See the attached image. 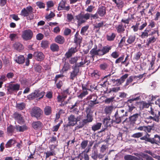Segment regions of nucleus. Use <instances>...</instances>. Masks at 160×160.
I'll list each match as a JSON object with an SVG mask.
<instances>
[{
  "label": "nucleus",
  "mask_w": 160,
  "mask_h": 160,
  "mask_svg": "<svg viewBox=\"0 0 160 160\" xmlns=\"http://www.w3.org/2000/svg\"><path fill=\"white\" fill-rule=\"evenodd\" d=\"M142 55V53L140 51L137 52L134 55V59L136 60L137 61L139 60Z\"/></svg>",
  "instance_id": "69168bd1"
},
{
  "label": "nucleus",
  "mask_w": 160,
  "mask_h": 160,
  "mask_svg": "<svg viewBox=\"0 0 160 160\" xmlns=\"http://www.w3.org/2000/svg\"><path fill=\"white\" fill-rule=\"evenodd\" d=\"M45 92H40L39 90H35L34 92H32L28 96V98L30 100H32L36 98L41 99L43 98Z\"/></svg>",
  "instance_id": "0eeeda50"
},
{
  "label": "nucleus",
  "mask_w": 160,
  "mask_h": 160,
  "mask_svg": "<svg viewBox=\"0 0 160 160\" xmlns=\"http://www.w3.org/2000/svg\"><path fill=\"white\" fill-rule=\"evenodd\" d=\"M82 40V37L79 34L78 32H77L74 36V42L76 44V46H79L80 47V44Z\"/></svg>",
  "instance_id": "2eb2a0df"
},
{
  "label": "nucleus",
  "mask_w": 160,
  "mask_h": 160,
  "mask_svg": "<svg viewBox=\"0 0 160 160\" xmlns=\"http://www.w3.org/2000/svg\"><path fill=\"white\" fill-rule=\"evenodd\" d=\"M88 140H84L82 141L81 144V147L82 149H84L88 145Z\"/></svg>",
  "instance_id": "0e129e2a"
},
{
  "label": "nucleus",
  "mask_w": 160,
  "mask_h": 160,
  "mask_svg": "<svg viewBox=\"0 0 160 160\" xmlns=\"http://www.w3.org/2000/svg\"><path fill=\"white\" fill-rule=\"evenodd\" d=\"M112 48V46L106 45L102 47L101 49H97V46L94 48L92 49L90 51V54L91 55L92 58L97 55L101 57L103 55L108 53L111 50Z\"/></svg>",
  "instance_id": "f03ea898"
},
{
  "label": "nucleus",
  "mask_w": 160,
  "mask_h": 160,
  "mask_svg": "<svg viewBox=\"0 0 160 160\" xmlns=\"http://www.w3.org/2000/svg\"><path fill=\"white\" fill-rule=\"evenodd\" d=\"M97 12L101 17H103L106 14V9L104 6H99L97 11Z\"/></svg>",
  "instance_id": "6ab92c4d"
},
{
  "label": "nucleus",
  "mask_w": 160,
  "mask_h": 160,
  "mask_svg": "<svg viewBox=\"0 0 160 160\" xmlns=\"http://www.w3.org/2000/svg\"><path fill=\"white\" fill-rule=\"evenodd\" d=\"M102 125V123L100 122H97L94 124L92 127V129L94 131H95L99 129Z\"/></svg>",
  "instance_id": "cd10ccee"
},
{
  "label": "nucleus",
  "mask_w": 160,
  "mask_h": 160,
  "mask_svg": "<svg viewBox=\"0 0 160 160\" xmlns=\"http://www.w3.org/2000/svg\"><path fill=\"white\" fill-rule=\"evenodd\" d=\"M128 74L127 73H126L122 75L120 78L118 79L121 85L125 82V80L128 77Z\"/></svg>",
  "instance_id": "de8ad7c7"
},
{
  "label": "nucleus",
  "mask_w": 160,
  "mask_h": 160,
  "mask_svg": "<svg viewBox=\"0 0 160 160\" xmlns=\"http://www.w3.org/2000/svg\"><path fill=\"white\" fill-rule=\"evenodd\" d=\"M116 28L118 33H123L125 30V28L122 23L118 25L116 27Z\"/></svg>",
  "instance_id": "393cba45"
},
{
  "label": "nucleus",
  "mask_w": 160,
  "mask_h": 160,
  "mask_svg": "<svg viewBox=\"0 0 160 160\" xmlns=\"http://www.w3.org/2000/svg\"><path fill=\"white\" fill-rule=\"evenodd\" d=\"M72 71L70 72L69 78L71 80H73L75 78H77V76L79 73V69L74 66L72 68Z\"/></svg>",
  "instance_id": "4468645a"
},
{
  "label": "nucleus",
  "mask_w": 160,
  "mask_h": 160,
  "mask_svg": "<svg viewBox=\"0 0 160 160\" xmlns=\"http://www.w3.org/2000/svg\"><path fill=\"white\" fill-rule=\"evenodd\" d=\"M108 65V64L105 62L99 65L100 69L102 70H105L107 69Z\"/></svg>",
  "instance_id": "bf43d9fd"
},
{
  "label": "nucleus",
  "mask_w": 160,
  "mask_h": 160,
  "mask_svg": "<svg viewBox=\"0 0 160 160\" xmlns=\"http://www.w3.org/2000/svg\"><path fill=\"white\" fill-rule=\"evenodd\" d=\"M147 118L148 119L152 120L153 121L157 122H158L159 120V116L157 115L156 114H155V115L154 116V117L149 116Z\"/></svg>",
  "instance_id": "3c124183"
},
{
  "label": "nucleus",
  "mask_w": 160,
  "mask_h": 160,
  "mask_svg": "<svg viewBox=\"0 0 160 160\" xmlns=\"http://www.w3.org/2000/svg\"><path fill=\"white\" fill-rule=\"evenodd\" d=\"M15 61L19 64H22L25 61V58L23 56L20 55L16 57Z\"/></svg>",
  "instance_id": "b1692460"
},
{
  "label": "nucleus",
  "mask_w": 160,
  "mask_h": 160,
  "mask_svg": "<svg viewBox=\"0 0 160 160\" xmlns=\"http://www.w3.org/2000/svg\"><path fill=\"white\" fill-rule=\"evenodd\" d=\"M150 135L148 133H147L145 135L140 138V139L142 140H145L146 142H150L152 144L155 143L158 145L160 144V136L159 135L156 134L154 135V138H150Z\"/></svg>",
  "instance_id": "20e7f679"
},
{
  "label": "nucleus",
  "mask_w": 160,
  "mask_h": 160,
  "mask_svg": "<svg viewBox=\"0 0 160 160\" xmlns=\"http://www.w3.org/2000/svg\"><path fill=\"white\" fill-rule=\"evenodd\" d=\"M104 24L103 22H101L98 23H96L94 25V28L95 29H98V30L100 28L102 27Z\"/></svg>",
  "instance_id": "e2e57ef3"
},
{
  "label": "nucleus",
  "mask_w": 160,
  "mask_h": 160,
  "mask_svg": "<svg viewBox=\"0 0 160 160\" xmlns=\"http://www.w3.org/2000/svg\"><path fill=\"white\" fill-rule=\"evenodd\" d=\"M32 127L35 130H41L43 127V124L40 121H35L32 123Z\"/></svg>",
  "instance_id": "f3484780"
},
{
  "label": "nucleus",
  "mask_w": 160,
  "mask_h": 160,
  "mask_svg": "<svg viewBox=\"0 0 160 160\" xmlns=\"http://www.w3.org/2000/svg\"><path fill=\"white\" fill-rule=\"evenodd\" d=\"M79 58V57L76 56L71 58L69 60V62L71 64H76L77 63V62Z\"/></svg>",
  "instance_id": "4c0bfd02"
},
{
  "label": "nucleus",
  "mask_w": 160,
  "mask_h": 160,
  "mask_svg": "<svg viewBox=\"0 0 160 160\" xmlns=\"http://www.w3.org/2000/svg\"><path fill=\"white\" fill-rule=\"evenodd\" d=\"M92 158L94 160H97L98 158V153L96 151H94L91 154Z\"/></svg>",
  "instance_id": "864d4df0"
},
{
  "label": "nucleus",
  "mask_w": 160,
  "mask_h": 160,
  "mask_svg": "<svg viewBox=\"0 0 160 160\" xmlns=\"http://www.w3.org/2000/svg\"><path fill=\"white\" fill-rule=\"evenodd\" d=\"M34 9L31 6H29L22 9L20 15L23 17L27 18L28 20L33 19L34 17Z\"/></svg>",
  "instance_id": "7ed1b4c3"
},
{
  "label": "nucleus",
  "mask_w": 160,
  "mask_h": 160,
  "mask_svg": "<svg viewBox=\"0 0 160 160\" xmlns=\"http://www.w3.org/2000/svg\"><path fill=\"white\" fill-rule=\"evenodd\" d=\"M13 116L15 120H17L19 123H22L24 122L23 117L20 114L17 112H15L13 114Z\"/></svg>",
  "instance_id": "a211bd4d"
},
{
  "label": "nucleus",
  "mask_w": 160,
  "mask_h": 160,
  "mask_svg": "<svg viewBox=\"0 0 160 160\" xmlns=\"http://www.w3.org/2000/svg\"><path fill=\"white\" fill-rule=\"evenodd\" d=\"M120 90V88L119 87L116 88H111L108 89L107 91L108 93H110L112 92H118Z\"/></svg>",
  "instance_id": "c03bdc74"
},
{
  "label": "nucleus",
  "mask_w": 160,
  "mask_h": 160,
  "mask_svg": "<svg viewBox=\"0 0 160 160\" xmlns=\"http://www.w3.org/2000/svg\"><path fill=\"white\" fill-rule=\"evenodd\" d=\"M55 16V14L53 12L51 11L50 13L47 15L45 17V18L46 19L48 20H51L52 18L54 17Z\"/></svg>",
  "instance_id": "5fc2aeb1"
},
{
  "label": "nucleus",
  "mask_w": 160,
  "mask_h": 160,
  "mask_svg": "<svg viewBox=\"0 0 160 160\" xmlns=\"http://www.w3.org/2000/svg\"><path fill=\"white\" fill-rule=\"evenodd\" d=\"M97 96L93 94L89 96L87 98L88 100H91L90 101H98L97 100Z\"/></svg>",
  "instance_id": "8fccbe9b"
},
{
  "label": "nucleus",
  "mask_w": 160,
  "mask_h": 160,
  "mask_svg": "<svg viewBox=\"0 0 160 160\" xmlns=\"http://www.w3.org/2000/svg\"><path fill=\"white\" fill-rule=\"evenodd\" d=\"M20 88V85L19 84H10L7 87V90L9 94H11L13 91H18Z\"/></svg>",
  "instance_id": "9b49d317"
},
{
  "label": "nucleus",
  "mask_w": 160,
  "mask_h": 160,
  "mask_svg": "<svg viewBox=\"0 0 160 160\" xmlns=\"http://www.w3.org/2000/svg\"><path fill=\"white\" fill-rule=\"evenodd\" d=\"M89 27L88 25L82 27L81 29V34L82 35H84L85 33L88 30Z\"/></svg>",
  "instance_id": "338daca9"
},
{
  "label": "nucleus",
  "mask_w": 160,
  "mask_h": 160,
  "mask_svg": "<svg viewBox=\"0 0 160 160\" xmlns=\"http://www.w3.org/2000/svg\"><path fill=\"white\" fill-rule=\"evenodd\" d=\"M62 122V121H61L59 123H58L57 125H56L55 126H53L52 129V131L53 132H57V131L59 128Z\"/></svg>",
  "instance_id": "052dcab7"
},
{
  "label": "nucleus",
  "mask_w": 160,
  "mask_h": 160,
  "mask_svg": "<svg viewBox=\"0 0 160 160\" xmlns=\"http://www.w3.org/2000/svg\"><path fill=\"white\" fill-rule=\"evenodd\" d=\"M16 128L18 131L23 132L27 130L28 128L26 125H24L21 126L19 125L16 126Z\"/></svg>",
  "instance_id": "a878e982"
},
{
  "label": "nucleus",
  "mask_w": 160,
  "mask_h": 160,
  "mask_svg": "<svg viewBox=\"0 0 160 160\" xmlns=\"http://www.w3.org/2000/svg\"><path fill=\"white\" fill-rule=\"evenodd\" d=\"M14 49L18 51H20L23 49L22 45L20 42H16L13 45Z\"/></svg>",
  "instance_id": "5701e85b"
},
{
  "label": "nucleus",
  "mask_w": 160,
  "mask_h": 160,
  "mask_svg": "<svg viewBox=\"0 0 160 160\" xmlns=\"http://www.w3.org/2000/svg\"><path fill=\"white\" fill-rule=\"evenodd\" d=\"M46 154V158L47 159L51 156H53L56 155L55 151H48L46 152H45Z\"/></svg>",
  "instance_id": "58836bf2"
},
{
  "label": "nucleus",
  "mask_w": 160,
  "mask_h": 160,
  "mask_svg": "<svg viewBox=\"0 0 160 160\" xmlns=\"http://www.w3.org/2000/svg\"><path fill=\"white\" fill-rule=\"evenodd\" d=\"M143 135V133L141 132H138L133 134L131 137L135 138H142Z\"/></svg>",
  "instance_id": "4d7b16f0"
},
{
  "label": "nucleus",
  "mask_w": 160,
  "mask_h": 160,
  "mask_svg": "<svg viewBox=\"0 0 160 160\" xmlns=\"http://www.w3.org/2000/svg\"><path fill=\"white\" fill-rule=\"evenodd\" d=\"M81 60L82 61L79 62L77 63H76L75 65L74 66L77 68H79V67H83V65H84L85 64V62L83 61V57H82L81 58Z\"/></svg>",
  "instance_id": "603ef678"
},
{
  "label": "nucleus",
  "mask_w": 160,
  "mask_h": 160,
  "mask_svg": "<svg viewBox=\"0 0 160 160\" xmlns=\"http://www.w3.org/2000/svg\"><path fill=\"white\" fill-rule=\"evenodd\" d=\"M7 129L8 134H12L14 132L15 128L12 125H10L7 127Z\"/></svg>",
  "instance_id": "09e8293b"
},
{
  "label": "nucleus",
  "mask_w": 160,
  "mask_h": 160,
  "mask_svg": "<svg viewBox=\"0 0 160 160\" xmlns=\"http://www.w3.org/2000/svg\"><path fill=\"white\" fill-rule=\"evenodd\" d=\"M136 36L134 35H131L129 36L127 40V42L128 44H131L135 41Z\"/></svg>",
  "instance_id": "c9c22d12"
},
{
  "label": "nucleus",
  "mask_w": 160,
  "mask_h": 160,
  "mask_svg": "<svg viewBox=\"0 0 160 160\" xmlns=\"http://www.w3.org/2000/svg\"><path fill=\"white\" fill-rule=\"evenodd\" d=\"M78 46H76L75 48L71 47L69 48L65 54V56L67 58L71 57L72 55L78 51L77 48Z\"/></svg>",
  "instance_id": "ddd939ff"
},
{
  "label": "nucleus",
  "mask_w": 160,
  "mask_h": 160,
  "mask_svg": "<svg viewBox=\"0 0 160 160\" xmlns=\"http://www.w3.org/2000/svg\"><path fill=\"white\" fill-rule=\"evenodd\" d=\"M44 111L45 115L47 116L49 115L52 113L51 108L49 106H46L44 108Z\"/></svg>",
  "instance_id": "72a5a7b5"
},
{
  "label": "nucleus",
  "mask_w": 160,
  "mask_h": 160,
  "mask_svg": "<svg viewBox=\"0 0 160 160\" xmlns=\"http://www.w3.org/2000/svg\"><path fill=\"white\" fill-rule=\"evenodd\" d=\"M119 52L115 51L112 52L110 55V56L112 58L114 59L117 58L119 56Z\"/></svg>",
  "instance_id": "a19ab883"
},
{
  "label": "nucleus",
  "mask_w": 160,
  "mask_h": 160,
  "mask_svg": "<svg viewBox=\"0 0 160 160\" xmlns=\"http://www.w3.org/2000/svg\"><path fill=\"white\" fill-rule=\"evenodd\" d=\"M138 94H135L130 97L129 99L125 102L126 104L125 106L126 111L124 114L120 115V112L124 114L125 111L123 109L117 110L116 112L117 114H119V115L122 116L126 117L128 115V113L130 112L131 114L132 113V111L136 108V107L138 103V101L140 99V96H137Z\"/></svg>",
  "instance_id": "f257e3e1"
},
{
  "label": "nucleus",
  "mask_w": 160,
  "mask_h": 160,
  "mask_svg": "<svg viewBox=\"0 0 160 160\" xmlns=\"http://www.w3.org/2000/svg\"><path fill=\"white\" fill-rule=\"evenodd\" d=\"M88 91H83L81 93V94L78 96V97L80 99H82L86 95L88 94Z\"/></svg>",
  "instance_id": "774afa93"
},
{
  "label": "nucleus",
  "mask_w": 160,
  "mask_h": 160,
  "mask_svg": "<svg viewBox=\"0 0 160 160\" xmlns=\"http://www.w3.org/2000/svg\"><path fill=\"white\" fill-rule=\"evenodd\" d=\"M148 32L149 31L148 30H147L146 29H145L144 31V32H142L141 35H140V37L142 38H147L148 36Z\"/></svg>",
  "instance_id": "13d9d810"
},
{
  "label": "nucleus",
  "mask_w": 160,
  "mask_h": 160,
  "mask_svg": "<svg viewBox=\"0 0 160 160\" xmlns=\"http://www.w3.org/2000/svg\"><path fill=\"white\" fill-rule=\"evenodd\" d=\"M36 4L39 8H45V4L41 1H38L36 2Z\"/></svg>",
  "instance_id": "680f3d73"
},
{
  "label": "nucleus",
  "mask_w": 160,
  "mask_h": 160,
  "mask_svg": "<svg viewBox=\"0 0 160 160\" xmlns=\"http://www.w3.org/2000/svg\"><path fill=\"white\" fill-rule=\"evenodd\" d=\"M99 103V102L98 101H92L90 100L88 102V105L91 107H94L95 105L97 104H98Z\"/></svg>",
  "instance_id": "6e6d98bb"
},
{
  "label": "nucleus",
  "mask_w": 160,
  "mask_h": 160,
  "mask_svg": "<svg viewBox=\"0 0 160 160\" xmlns=\"http://www.w3.org/2000/svg\"><path fill=\"white\" fill-rule=\"evenodd\" d=\"M156 41V38L154 37L149 38L147 40V43L146 45L148 46L151 43H154Z\"/></svg>",
  "instance_id": "e433bc0d"
},
{
  "label": "nucleus",
  "mask_w": 160,
  "mask_h": 160,
  "mask_svg": "<svg viewBox=\"0 0 160 160\" xmlns=\"http://www.w3.org/2000/svg\"><path fill=\"white\" fill-rule=\"evenodd\" d=\"M42 112V110L40 108L35 107L32 108L31 114L32 117H34L39 119L40 118V117Z\"/></svg>",
  "instance_id": "9d476101"
},
{
  "label": "nucleus",
  "mask_w": 160,
  "mask_h": 160,
  "mask_svg": "<svg viewBox=\"0 0 160 160\" xmlns=\"http://www.w3.org/2000/svg\"><path fill=\"white\" fill-rule=\"evenodd\" d=\"M111 75L109 74L108 75L104 76L102 78V81H103V84L108 82V84L111 85L112 86H119L121 85L118 79H112L109 80V81H108V78H110Z\"/></svg>",
  "instance_id": "423d86ee"
},
{
  "label": "nucleus",
  "mask_w": 160,
  "mask_h": 160,
  "mask_svg": "<svg viewBox=\"0 0 160 160\" xmlns=\"http://www.w3.org/2000/svg\"><path fill=\"white\" fill-rule=\"evenodd\" d=\"M90 13H86L82 14L81 12L75 16V20L77 21L78 24L79 25L84 23L90 18Z\"/></svg>",
  "instance_id": "39448f33"
},
{
  "label": "nucleus",
  "mask_w": 160,
  "mask_h": 160,
  "mask_svg": "<svg viewBox=\"0 0 160 160\" xmlns=\"http://www.w3.org/2000/svg\"><path fill=\"white\" fill-rule=\"evenodd\" d=\"M140 115L139 114L137 113L130 116L128 118L129 124L132 125L135 124Z\"/></svg>",
  "instance_id": "dca6fc26"
},
{
  "label": "nucleus",
  "mask_w": 160,
  "mask_h": 160,
  "mask_svg": "<svg viewBox=\"0 0 160 160\" xmlns=\"http://www.w3.org/2000/svg\"><path fill=\"white\" fill-rule=\"evenodd\" d=\"M33 35L32 31L30 29L24 30L22 32V38L25 41L31 39Z\"/></svg>",
  "instance_id": "1a4fd4ad"
},
{
  "label": "nucleus",
  "mask_w": 160,
  "mask_h": 160,
  "mask_svg": "<svg viewBox=\"0 0 160 160\" xmlns=\"http://www.w3.org/2000/svg\"><path fill=\"white\" fill-rule=\"evenodd\" d=\"M124 158L125 160H136L137 159V157L131 155H126Z\"/></svg>",
  "instance_id": "37998d69"
},
{
  "label": "nucleus",
  "mask_w": 160,
  "mask_h": 160,
  "mask_svg": "<svg viewBox=\"0 0 160 160\" xmlns=\"http://www.w3.org/2000/svg\"><path fill=\"white\" fill-rule=\"evenodd\" d=\"M116 34L114 32H111L108 33L106 35V38L108 41H113L116 37Z\"/></svg>",
  "instance_id": "412c9836"
},
{
  "label": "nucleus",
  "mask_w": 160,
  "mask_h": 160,
  "mask_svg": "<svg viewBox=\"0 0 160 160\" xmlns=\"http://www.w3.org/2000/svg\"><path fill=\"white\" fill-rule=\"evenodd\" d=\"M15 143V141L13 139H10L5 145L6 148H9L12 147L13 144H14Z\"/></svg>",
  "instance_id": "79ce46f5"
},
{
  "label": "nucleus",
  "mask_w": 160,
  "mask_h": 160,
  "mask_svg": "<svg viewBox=\"0 0 160 160\" xmlns=\"http://www.w3.org/2000/svg\"><path fill=\"white\" fill-rule=\"evenodd\" d=\"M34 56L36 60L39 61H42L44 58V55L41 52H35Z\"/></svg>",
  "instance_id": "aec40b11"
},
{
  "label": "nucleus",
  "mask_w": 160,
  "mask_h": 160,
  "mask_svg": "<svg viewBox=\"0 0 160 160\" xmlns=\"http://www.w3.org/2000/svg\"><path fill=\"white\" fill-rule=\"evenodd\" d=\"M100 75V72L98 70H94L91 73V75L92 77L95 79L99 78Z\"/></svg>",
  "instance_id": "2f4dec72"
},
{
  "label": "nucleus",
  "mask_w": 160,
  "mask_h": 160,
  "mask_svg": "<svg viewBox=\"0 0 160 160\" xmlns=\"http://www.w3.org/2000/svg\"><path fill=\"white\" fill-rule=\"evenodd\" d=\"M124 58V55H122L120 57H118V58H116V59L115 60V63L116 64H118L121 63L122 65L124 64L123 62Z\"/></svg>",
  "instance_id": "473e14b6"
},
{
  "label": "nucleus",
  "mask_w": 160,
  "mask_h": 160,
  "mask_svg": "<svg viewBox=\"0 0 160 160\" xmlns=\"http://www.w3.org/2000/svg\"><path fill=\"white\" fill-rule=\"evenodd\" d=\"M50 48L53 52H57L59 50V46L58 44L55 43L52 44L51 45Z\"/></svg>",
  "instance_id": "bb28decb"
},
{
  "label": "nucleus",
  "mask_w": 160,
  "mask_h": 160,
  "mask_svg": "<svg viewBox=\"0 0 160 160\" xmlns=\"http://www.w3.org/2000/svg\"><path fill=\"white\" fill-rule=\"evenodd\" d=\"M49 42L47 40H42L41 43V47L44 49L48 48L49 46Z\"/></svg>",
  "instance_id": "ea45409f"
},
{
  "label": "nucleus",
  "mask_w": 160,
  "mask_h": 160,
  "mask_svg": "<svg viewBox=\"0 0 160 160\" xmlns=\"http://www.w3.org/2000/svg\"><path fill=\"white\" fill-rule=\"evenodd\" d=\"M55 41L58 43L62 44L65 42V39L63 36L61 35H58L55 38Z\"/></svg>",
  "instance_id": "4be33fe9"
},
{
  "label": "nucleus",
  "mask_w": 160,
  "mask_h": 160,
  "mask_svg": "<svg viewBox=\"0 0 160 160\" xmlns=\"http://www.w3.org/2000/svg\"><path fill=\"white\" fill-rule=\"evenodd\" d=\"M111 120L109 117L104 118L103 120V124L105 127H107L110 126L111 124Z\"/></svg>",
  "instance_id": "c85d7f7f"
},
{
  "label": "nucleus",
  "mask_w": 160,
  "mask_h": 160,
  "mask_svg": "<svg viewBox=\"0 0 160 160\" xmlns=\"http://www.w3.org/2000/svg\"><path fill=\"white\" fill-rule=\"evenodd\" d=\"M57 98L58 102H63L66 98V95L62 94V95H59L57 96Z\"/></svg>",
  "instance_id": "a18cd8bd"
},
{
  "label": "nucleus",
  "mask_w": 160,
  "mask_h": 160,
  "mask_svg": "<svg viewBox=\"0 0 160 160\" xmlns=\"http://www.w3.org/2000/svg\"><path fill=\"white\" fill-rule=\"evenodd\" d=\"M114 117H115V119L114 120V122H116L117 124H118L121 122V120L123 117V116L119 115V114H117L116 112H115V114Z\"/></svg>",
  "instance_id": "c756f323"
},
{
  "label": "nucleus",
  "mask_w": 160,
  "mask_h": 160,
  "mask_svg": "<svg viewBox=\"0 0 160 160\" xmlns=\"http://www.w3.org/2000/svg\"><path fill=\"white\" fill-rule=\"evenodd\" d=\"M128 74L127 73H126L122 75L120 78L118 79L121 85L125 82V80L128 77Z\"/></svg>",
  "instance_id": "49530a36"
},
{
  "label": "nucleus",
  "mask_w": 160,
  "mask_h": 160,
  "mask_svg": "<svg viewBox=\"0 0 160 160\" xmlns=\"http://www.w3.org/2000/svg\"><path fill=\"white\" fill-rule=\"evenodd\" d=\"M82 118V117L81 115H79L75 118L74 115L71 114L68 118V123L70 124L71 126H73L77 124V122L80 121Z\"/></svg>",
  "instance_id": "6e6552de"
},
{
  "label": "nucleus",
  "mask_w": 160,
  "mask_h": 160,
  "mask_svg": "<svg viewBox=\"0 0 160 160\" xmlns=\"http://www.w3.org/2000/svg\"><path fill=\"white\" fill-rule=\"evenodd\" d=\"M66 3L67 2L66 1L61 0L58 8V10H66V11H68L70 9V6L69 5L67 6H66Z\"/></svg>",
  "instance_id": "f8f14e48"
},
{
  "label": "nucleus",
  "mask_w": 160,
  "mask_h": 160,
  "mask_svg": "<svg viewBox=\"0 0 160 160\" xmlns=\"http://www.w3.org/2000/svg\"><path fill=\"white\" fill-rule=\"evenodd\" d=\"M26 106V104L23 102H22L20 103H17L16 108L18 110H21L25 109V108Z\"/></svg>",
  "instance_id": "7c9ffc66"
},
{
  "label": "nucleus",
  "mask_w": 160,
  "mask_h": 160,
  "mask_svg": "<svg viewBox=\"0 0 160 160\" xmlns=\"http://www.w3.org/2000/svg\"><path fill=\"white\" fill-rule=\"evenodd\" d=\"M88 123V122L86 120L83 119L82 121L79 122L76 128L77 129H79L82 128L84 125Z\"/></svg>",
  "instance_id": "f704fd0d"
}]
</instances>
